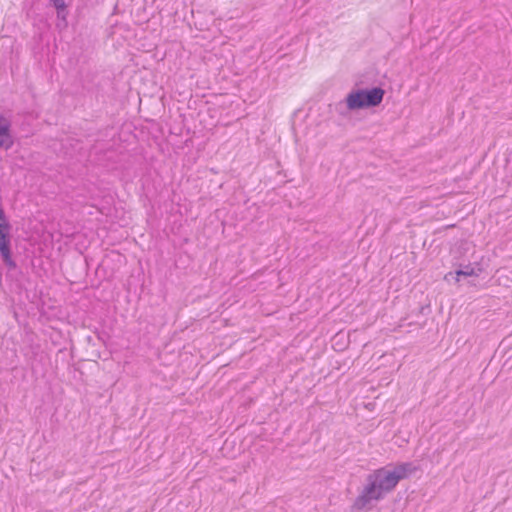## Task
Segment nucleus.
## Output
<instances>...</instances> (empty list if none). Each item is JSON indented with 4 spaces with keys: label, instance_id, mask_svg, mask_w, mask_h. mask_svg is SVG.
Masks as SVG:
<instances>
[{
    "label": "nucleus",
    "instance_id": "nucleus-1",
    "mask_svg": "<svg viewBox=\"0 0 512 512\" xmlns=\"http://www.w3.org/2000/svg\"><path fill=\"white\" fill-rule=\"evenodd\" d=\"M417 470L411 462L400 463L395 466H386L370 473L366 484L354 501L357 510L370 511L375 504L391 492L400 480Z\"/></svg>",
    "mask_w": 512,
    "mask_h": 512
},
{
    "label": "nucleus",
    "instance_id": "nucleus-2",
    "mask_svg": "<svg viewBox=\"0 0 512 512\" xmlns=\"http://www.w3.org/2000/svg\"><path fill=\"white\" fill-rule=\"evenodd\" d=\"M384 95L385 91L380 87L353 89L347 94L345 105L350 111L375 107L383 101Z\"/></svg>",
    "mask_w": 512,
    "mask_h": 512
},
{
    "label": "nucleus",
    "instance_id": "nucleus-3",
    "mask_svg": "<svg viewBox=\"0 0 512 512\" xmlns=\"http://www.w3.org/2000/svg\"><path fill=\"white\" fill-rule=\"evenodd\" d=\"M10 229L9 221L0 206V254L5 265L14 268L15 262L12 259L10 250Z\"/></svg>",
    "mask_w": 512,
    "mask_h": 512
},
{
    "label": "nucleus",
    "instance_id": "nucleus-4",
    "mask_svg": "<svg viewBox=\"0 0 512 512\" xmlns=\"http://www.w3.org/2000/svg\"><path fill=\"white\" fill-rule=\"evenodd\" d=\"M14 143L10 130V122L3 116H0V148L9 149Z\"/></svg>",
    "mask_w": 512,
    "mask_h": 512
},
{
    "label": "nucleus",
    "instance_id": "nucleus-5",
    "mask_svg": "<svg viewBox=\"0 0 512 512\" xmlns=\"http://www.w3.org/2000/svg\"><path fill=\"white\" fill-rule=\"evenodd\" d=\"M480 269L478 271L475 270V268L471 266H465L462 269H459L456 271V280L459 281V276H478Z\"/></svg>",
    "mask_w": 512,
    "mask_h": 512
},
{
    "label": "nucleus",
    "instance_id": "nucleus-6",
    "mask_svg": "<svg viewBox=\"0 0 512 512\" xmlns=\"http://www.w3.org/2000/svg\"><path fill=\"white\" fill-rule=\"evenodd\" d=\"M57 10L65 9V0H50Z\"/></svg>",
    "mask_w": 512,
    "mask_h": 512
},
{
    "label": "nucleus",
    "instance_id": "nucleus-7",
    "mask_svg": "<svg viewBox=\"0 0 512 512\" xmlns=\"http://www.w3.org/2000/svg\"><path fill=\"white\" fill-rule=\"evenodd\" d=\"M57 16H58L59 18H62L63 20H65V9H63V10H61V9H60V10H57Z\"/></svg>",
    "mask_w": 512,
    "mask_h": 512
}]
</instances>
